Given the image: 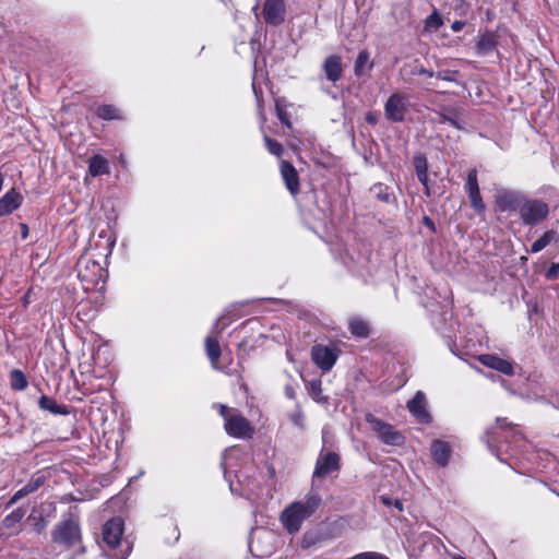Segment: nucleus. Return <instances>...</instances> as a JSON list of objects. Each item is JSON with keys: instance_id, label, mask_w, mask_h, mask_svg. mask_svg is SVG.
Returning <instances> with one entry per match:
<instances>
[{"instance_id": "nucleus-1", "label": "nucleus", "mask_w": 559, "mask_h": 559, "mask_svg": "<svg viewBox=\"0 0 559 559\" xmlns=\"http://www.w3.org/2000/svg\"><path fill=\"white\" fill-rule=\"evenodd\" d=\"M483 439L487 443L490 452L501 462L503 461L501 454L504 451V443L506 452L510 453L512 456L519 454L520 448L522 449L527 445L523 433L507 423L506 418H497L496 426L488 428Z\"/></svg>"}, {"instance_id": "nucleus-2", "label": "nucleus", "mask_w": 559, "mask_h": 559, "mask_svg": "<svg viewBox=\"0 0 559 559\" xmlns=\"http://www.w3.org/2000/svg\"><path fill=\"white\" fill-rule=\"evenodd\" d=\"M321 504L317 492H309L304 499L288 504L281 513L280 520L287 533L297 534L304 522L310 519Z\"/></svg>"}, {"instance_id": "nucleus-3", "label": "nucleus", "mask_w": 559, "mask_h": 559, "mask_svg": "<svg viewBox=\"0 0 559 559\" xmlns=\"http://www.w3.org/2000/svg\"><path fill=\"white\" fill-rule=\"evenodd\" d=\"M124 531L123 520L112 518L103 526V543L105 552L109 559H127L131 552V546L122 539Z\"/></svg>"}, {"instance_id": "nucleus-4", "label": "nucleus", "mask_w": 559, "mask_h": 559, "mask_svg": "<svg viewBox=\"0 0 559 559\" xmlns=\"http://www.w3.org/2000/svg\"><path fill=\"white\" fill-rule=\"evenodd\" d=\"M51 538L55 543L72 548L81 544L82 535L79 521L72 513H67L63 519L55 526L51 532Z\"/></svg>"}, {"instance_id": "nucleus-5", "label": "nucleus", "mask_w": 559, "mask_h": 559, "mask_svg": "<svg viewBox=\"0 0 559 559\" xmlns=\"http://www.w3.org/2000/svg\"><path fill=\"white\" fill-rule=\"evenodd\" d=\"M519 215L524 225L536 226L548 217L549 205L540 199H531L526 195Z\"/></svg>"}, {"instance_id": "nucleus-6", "label": "nucleus", "mask_w": 559, "mask_h": 559, "mask_svg": "<svg viewBox=\"0 0 559 559\" xmlns=\"http://www.w3.org/2000/svg\"><path fill=\"white\" fill-rule=\"evenodd\" d=\"M365 420L383 443L395 447L404 443V436L400 431L395 430L392 425L382 421L373 414H366Z\"/></svg>"}, {"instance_id": "nucleus-7", "label": "nucleus", "mask_w": 559, "mask_h": 559, "mask_svg": "<svg viewBox=\"0 0 559 559\" xmlns=\"http://www.w3.org/2000/svg\"><path fill=\"white\" fill-rule=\"evenodd\" d=\"M76 271H78V277L81 280L82 283H85L87 286H96L99 281L104 277V269L102 265L96 262L95 260L82 257L79 259L76 263Z\"/></svg>"}, {"instance_id": "nucleus-8", "label": "nucleus", "mask_w": 559, "mask_h": 559, "mask_svg": "<svg viewBox=\"0 0 559 559\" xmlns=\"http://www.w3.org/2000/svg\"><path fill=\"white\" fill-rule=\"evenodd\" d=\"M526 194L519 190L499 189L495 194V203L501 212H520Z\"/></svg>"}, {"instance_id": "nucleus-9", "label": "nucleus", "mask_w": 559, "mask_h": 559, "mask_svg": "<svg viewBox=\"0 0 559 559\" xmlns=\"http://www.w3.org/2000/svg\"><path fill=\"white\" fill-rule=\"evenodd\" d=\"M228 324L229 322L225 321L224 316L219 317L215 321L211 334L205 337V353L211 361L212 367L215 369L217 368L222 350L217 338L213 336V334H221Z\"/></svg>"}, {"instance_id": "nucleus-10", "label": "nucleus", "mask_w": 559, "mask_h": 559, "mask_svg": "<svg viewBox=\"0 0 559 559\" xmlns=\"http://www.w3.org/2000/svg\"><path fill=\"white\" fill-rule=\"evenodd\" d=\"M340 465L341 459L337 453L321 451L316 462V467L312 475V484H314L316 479L318 478H324L328 475L337 472L340 469Z\"/></svg>"}, {"instance_id": "nucleus-11", "label": "nucleus", "mask_w": 559, "mask_h": 559, "mask_svg": "<svg viewBox=\"0 0 559 559\" xmlns=\"http://www.w3.org/2000/svg\"><path fill=\"white\" fill-rule=\"evenodd\" d=\"M225 478L229 481V488L231 492H235L239 496H243L248 499H254L259 496L257 489L259 487L258 483L252 479L249 475L245 474L243 471H239L236 473L237 477V486L230 480L229 478V472H224Z\"/></svg>"}, {"instance_id": "nucleus-12", "label": "nucleus", "mask_w": 559, "mask_h": 559, "mask_svg": "<svg viewBox=\"0 0 559 559\" xmlns=\"http://www.w3.org/2000/svg\"><path fill=\"white\" fill-rule=\"evenodd\" d=\"M385 117L392 122H402L406 114V96L401 93L392 94L384 105Z\"/></svg>"}, {"instance_id": "nucleus-13", "label": "nucleus", "mask_w": 559, "mask_h": 559, "mask_svg": "<svg viewBox=\"0 0 559 559\" xmlns=\"http://www.w3.org/2000/svg\"><path fill=\"white\" fill-rule=\"evenodd\" d=\"M266 24L278 26L285 21L286 5L284 0H265L262 10Z\"/></svg>"}, {"instance_id": "nucleus-14", "label": "nucleus", "mask_w": 559, "mask_h": 559, "mask_svg": "<svg viewBox=\"0 0 559 559\" xmlns=\"http://www.w3.org/2000/svg\"><path fill=\"white\" fill-rule=\"evenodd\" d=\"M312 361L323 371H330L336 362L337 355L334 348L317 344L311 348Z\"/></svg>"}, {"instance_id": "nucleus-15", "label": "nucleus", "mask_w": 559, "mask_h": 559, "mask_svg": "<svg viewBox=\"0 0 559 559\" xmlns=\"http://www.w3.org/2000/svg\"><path fill=\"white\" fill-rule=\"evenodd\" d=\"M226 432L235 438L251 437L253 428L251 427L248 419L241 415H233L225 423Z\"/></svg>"}, {"instance_id": "nucleus-16", "label": "nucleus", "mask_w": 559, "mask_h": 559, "mask_svg": "<svg viewBox=\"0 0 559 559\" xmlns=\"http://www.w3.org/2000/svg\"><path fill=\"white\" fill-rule=\"evenodd\" d=\"M466 189L468 192V198H469L472 207L477 213H483L485 211L486 206H485V203L480 195L476 169H471L468 171L467 180H466Z\"/></svg>"}, {"instance_id": "nucleus-17", "label": "nucleus", "mask_w": 559, "mask_h": 559, "mask_svg": "<svg viewBox=\"0 0 559 559\" xmlns=\"http://www.w3.org/2000/svg\"><path fill=\"white\" fill-rule=\"evenodd\" d=\"M25 516V510L17 508L8 514L0 523V531L2 535L11 537L21 532V522Z\"/></svg>"}, {"instance_id": "nucleus-18", "label": "nucleus", "mask_w": 559, "mask_h": 559, "mask_svg": "<svg viewBox=\"0 0 559 559\" xmlns=\"http://www.w3.org/2000/svg\"><path fill=\"white\" fill-rule=\"evenodd\" d=\"M417 543L418 552L423 557H432L440 554L441 548L444 547L442 540L431 533H423L419 535Z\"/></svg>"}, {"instance_id": "nucleus-19", "label": "nucleus", "mask_w": 559, "mask_h": 559, "mask_svg": "<svg viewBox=\"0 0 559 559\" xmlns=\"http://www.w3.org/2000/svg\"><path fill=\"white\" fill-rule=\"evenodd\" d=\"M409 413L420 423H429L430 415L426 411V396L421 391L416 392L414 397L407 402Z\"/></svg>"}, {"instance_id": "nucleus-20", "label": "nucleus", "mask_w": 559, "mask_h": 559, "mask_svg": "<svg viewBox=\"0 0 559 559\" xmlns=\"http://www.w3.org/2000/svg\"><path fill=\"white\" fill-rule=\"evenodd\" d=\"M280 169L287 190L296 195L299 192V177L296 168L289 162L282 160Z\"/></svg>"}, {"instance_id": "nucleus-21", "label": "nucleus", "mask_w": 559, "mask_h": 559, "mask_svg": "<svg viewBox=\"0 0 559 559\" xmlns=\"http://www.w3.org/2000/svg\"><path fill=\"white\" fill-rule=\"evenodd\" d=\"M23 197L12 188L5 192L0 199V217L11 214L22 205Z\"/></svg>"}, {"instance_id": "nucleus-22", "label": "nucleus", "mask_w": 559, "mask_h": 559, "mask_svg": "<svg viewBox=\"0 0 559 559\" xmlns=\"http://www.w3.org/2000/svg\"><path fill=\"white\" fill-rule=\"evenodd\" d=\"M45 483L44 476L32 477L21 489H19L7 502L5 508H10L24 497L38 490Z\"/></svg>"}, {"instance_id": "nucleus-23", "label": "nucleus", "mask_w": 559, "mask_h": 559, "mask_svg": "<svg viewBox=\"0 0 559 559\" xmlns=\"http://www.w3.org/2000/svg\"><path fill=\"white\" fill-rule=\"evenodd\" d=\"M497 35L492 32H480L476 39V53L485 57L491 53L497 47Z\"/></svg>"}, {"instance_id": "nucleus-24", "label": "nucleus", "mask_w": 559, "mask_h": 559, "mask_svg": "<svg viewBox=\"0 0 559 559\" xmlns=\"http://www.w3.org/2000/svg\"><path fill=\"white\" fill-rule=\"evenodd\" d=\"M479 361L493 370L500 371L503 374L512 376L514 370L513 366L509 360L502 359L491 354H485L479 357Z\"/></svg>"}, {"instance_id": "nucleus-25", "label": "nucleus", "mask_w": 559, "mask_h": 559, "mask_svg": "<svg viewBox=\"0 0 559 559\" xmlns=\"http://www.w3.org/2000/svg\"><path fill=\"white\" fill-rule=\"evenodd\" d=\"M323 71L329 81L333 83L338 81L343 73L341 57L336 55L326 57L323 63Z\"/></svg>"}, {"instance_id": "nucleus-26", "label": "nucleus", "mask_w": 559, "mask_h": 559, "mask_svg": "<svg viewBox=\"0 0 559 559\" xmlns=\"http://www.w3.org/2000/svg\"><path fill=\"white\" fill-rule=\"evenodd\" d=\"M431 455L439 466H447L451 456V448L449 443L438 439L433 440L431 444Z\"/></svg>"}, {"instance_id": "nucleus-27", "label": "nucleus", "mask_w": 559, "mask_h": 559, "mask_svg": "<svg viewBox=\"0 0 559 559\" xmlns=\"http://www.w3.org/2000/svg\"><path fill=\"white\" fill-rule=\"evenodd\" d=\"M440 311H437L436 309H430V319L431 323L436 328L437 331L445 335V329L444 325L448 321V319L452 318V312L450 310L449 304L439 307Z\"/></svg>"}, {"instance_id": "nucleus-28", "label": "nucleus", "mask_w": 559, "mask_h": 559, "mask_svg": "<svg viewBox=\"0 0 559 559\" xmlns=\"http://www.w3.org/2000/svg\"><path fill=\"white\" fill-rule=\"evenodd\" d=\"M461 110L456 108H443L439 112V121L441 123H449L455 129H464L465 121L461 117Z\"/></svg>"}, {"instance_id": "nucleus-29", "label": "nucleus", "mask_w": 559, "mask_h": 559, "mask_svg": "<svg viewBox=\"0 0 559 559\" xmlns=\"http://www.w3.org/2000/svg\"><path fill=\"white\" fill-rule=\"evenodd\" d=\"M414 167L419 182L425 187L426 193L429 195L428 162L425 155L418 154L414 157Z\"/></svg>"}, {"instance_id": "nucleus-30", "label": "nucleus", "mask_w": 559, "mask_h": 559, "mask_svg": "<svg viewBox=\"0 0 559 559\" xmlns=\"http://www.w3.org/2000/svg\"><path fill=\"white\" fill-rule=\"evenodd\" d=\"M273 538V534L266 530H263V528H255L251 532L250 534V540H249V548L251 550L252 554L255 552V556L258 557H265L267 556L269 554H271V548L269 549H265V550H259V549H255V539H272Z\"/></svg>"}, {"instance_id": "nucleus-31", "label": "nucleus", "mask_w": 559, "mask_h": 559, "mask_svg": "<svg viewBox=\"0 0 559 559\" xmlns=\"http://www.w3.org/2000/svg\"><path fill=\"white\" fill-rule=\"evenodd\" d=\"M88 173L93 177H98L102 175L109 174L108 160L100 155L92 156L88 160Z\"/></svg>"}, {"instance_id": "nucleus-32", "label": "nucleus", "mask_w": 559, "mask_h": 559, "mask_svg": "<svg viewBox=\"0 0 559 559\" xmlns=\"http://www.w3.org/2000/svg\"><path fill=\"white\" fill-rule=\"evenodd\" d=\"M348 329L350 333L356 337L365 338L370 334L369 323L359 317H354L349 320Z\"/></svg>"}, {"instance_id": "nucleus-33", "label": "nucleus", "mask_w": 559, "mask_h": 559, "mask_svg": "<svg viewBox=\"0 0 559 559\" xmlns=\"http://www.w3.org/2000/svg\"><path fill=\"white\" fill-rule=\"evenodd\" d=\"M38 405L41 409L48 411L55 415H68L69 414V409L66 405L57 404V402L53 399H51L47 395L40 396Z\"/></svg>"}, {"instance_id": "nucleus-34", "label": "nucleus", "mask_w": 559, "mask_h": 559, "mask_svg": "<svg viewBox=\"0 0 559 559\" xmlns=\"http://www.w3.org/2000/svg\"><path fill=\"white\" fill-rule=\"evenodd\" d=\"M373 63L370 61V53L367 50H360L357 55L354 64V72L356 76H360L366 70H371Z\"/></svg>"}, {"instance_id": "nucleus-35", "label": "nucleus", "mask_w": 559, "mask_h": 559, "mask_svg": "<svg viewBox=\"0 0 559 559\" xmlns=\"http://www.w3.org/2000/svg\"><path fill=\"white\" fill-rule=\"evenodd\" d=\"M308 394L318 404H328L329 399L322 393V382L319 379H314L307 384Z\"/></svg>"}, {"instance_id": "nucleus-36", "label": "nucleus", "mask_w": 559, "mask_h": 559, "mask_svg": "<svg viewBox=\"0 0 559 559\" xmlns=\"http://www.w3.org/2000/svg\"><path fill=\"white\" fill-rule=\"evenodd\" d=\"M97 116L104 120H120L122 116L120 110L114 105H102L97 108Z\"/></svg>"}, {"instance_id": "nucleus-37", "label": "nucleus", "mask_w": 559, "mask_h": 559, "mask_svg": "<svg viewBox=\"0 0 559 559\" xmlns=\"http://www.w3.org/2000/svg\"><path fill=\"white\" fill-rule=\"evenodd\" d=\"M556 238V233L554 230H548L543 234L537 240H535L531 247L532 253H537L546 248L552 240Z\"/></svg>"}, {"instance_id": "nucleus-38", "label": "nucleus", "mask_w": 559, "mask_h": 559, "mask_svg": "<svg viewBox=\"0 0 559 559\" xmlns=\"http://www.w3.org/2000/svg\"><path fill=\"white\" fill-rule=\"evenodd\" d=\"M370 192L374 198L384 203H390L392 194L389 192V187L384 183L378 182L370 188Z\"/></svg>"}, {"instance_id": "nucleus-39", "label": "nucleus", "mask_w": 559, "mask_h": 559, "mask_svg": "<svg viewBox=\"0 0 559 559\" xmlns=\"http://www.w3.org/2000/svg\"><path fill=\"white\" fill-rule=\"evenodd\" d=\"M288 418L290 423L297 427L299 430H304L306 428V419L305 414L300 407V405H296V408L294 412L288 414Z\"/></svg>"}, {"instance_id": "nucleus-40", "label": "nucleus", "mask_w": 559, "mask_h": 559, "mask_svg": "<svg viewBox=\"0 0 559 559\" xmlns=\"http://www.w3.org/2000/svg\"><path fill=\"white\" fill-rule=\"evenodd\" d=\"M322 539L321 535L316 531H308L302 535L300 546L302 549H308L318 543H320Z\"/></svg>"}, {"instance_id": "nucleus-41", "label": "nucleus", "mask_w": 559, "mask_h": 559, "mask_svg": "<svg viewBox=\"0 0 559 559\" xmlns=\"http://www.w3.org/2000/svg\"><path fill=\"white\" fill-rule=\"evenodd\" d=\"M28 521L32 523L33 531L36 534H41L48 525V521L41 514L36 515L32 513L28 516Z\"/></svg>"}, {"instance_id": "nucleus-42", "label": "nucleus", "mask_w": 559, "mask_h": 559, "mask_svg": "<svg viewBox=\"0 0 559 559\" xmlns=\"http://www.w3.org/2000/svg\"><path fill=\"white\" fill-rule=\"evenodd\" d=\"M264 143L270 154L275 155L277 157L282 156L284 147L280 142L267 135H264Z\"/></svg>"}, {"instance_id": "nucleus-43", "label": "nucleus", "mask_w": 559, "mask_h": 559, "mask_svg": "<svg viewBox=\"0 0 559 559\" xmlns=\"http://www.w3.org/2000/svg\"><path fill=\"white\" fill-rule=\"evenodd\" d=\"M12 386L16 390H24L27 386V380L22 371L12 372Z\"/></svg>"}, {"instance_id": "nucleus-44", "label": "nucleus", "mask_w": 559, "mask_h": 559, "mask_svg": "<svg viewBox=\"0 0 559 559\" xmlns=\"http://www.w3.org/2000/svg\"><path fill=\"white\" fill-rule=\"evenodd\" d=\"M275 110H276V116H277L278 120L284 126L289 128L290 127L289 115H288L286 108L282 105L281 100H276Z\"/></svg>"}, {"instance_id": "nucleus-45", "label": "nucleus", "mask_w": 559, "mask_h": 559, "mask_svg": "<svg viewBox=\"0 0 559 559\" xmlns=\"http://www.w3.org/2000/svg\"><path fill=\"white\" fill-rule=\"evenodd\" d=\"M443 24V21L440 16V14L437 11H433L427 19H426V27L437 31L441 25Z\"/></svg>"}, {"instance_id": "nucleus-46", "label": "nucleus", "mask_w": 559, "mask_h": 559, "mask_svg": "<svg viewBox=\"0 0 559 559\" xmlns=\"http://www.w3.org/2000/svg\"><path fill=\"white\" fill-rule=\"evenodd\" d=\"M459 71L456 70H441L436 72L435 76L442 81L457 83L456 75Z\"/></svg>"}, {"instance_id": "nucleus-47", "label": "nucleus", "mask_w": 559, "mask_h": 559, "mask_svg": "<svg viewBox=\"0 0 559 559\" xmlns=\"http://www.w3.org/2000/svg\"><path fill=\"white\" fill-rule=\"evenodd\" d=\"M348 559H389V558L379 552L367 551V552H360L358 555H355Z\"/></svg>"}, {"instance_id": "nucleus-48", "label": "nucleus", "mask_w": 559, "mask_h": 559, "mask_svg": "<svg viewBox=\"0 0 559 559\" xmlns=\"http://www.w3.org/2000/svg\"><path fill=\"white\" fill-rule=\"evenodd\" d=\"M454 11L460 16H464L468 11V4L466 3L465 0H455Z\"/></svg>"}, {"instance_id": "nucleus-49", "label": "nucleus", "mask_w": 559, "mask_h": 559, "mask_svg": "<svg viewBox=\"0 0 559 559\" xmlns=\"http://www.w3.org/2000/svg\"><path fill=\"white\" fill-rule=\"evenodd\" d=\"M411 73L413 75H426L429 78H433L436 74L433 71H430V70L424 68L423 66H415Z\"/></svg>"}, {"instance_id": "nucleus-50", "label": "nucleus", "mask_w": 559, "mask_h": 559, "mask_svg": "<svg viewBox=\"0 0 559 559\" xmlns=\"http://www.w3.org/2000/svg\"><path fill=\"white\" fill-rule=\"evenodd\" d=\"M546 277L548 280H556L559 277V263H552L547 272H546Z\"/></svg>"}, {"instance_id": "nucleus-51", "label": "nucleus", "mask_w": 559, "mask_h": 559, "mask_svg": "<svg viewBox=\"0 0 559 559\" xmlns=\"http://www.w3.org/2000/svg\"><path fill=\"white\" fill-rule=\"evenodd\" d=\"M252 88H253V93L255 95V98H257V104H258V110H259V115L261 117V120H262V124L264 123L265 121V117H264V114H263V109H262V100H261V97L259 95V92L255 87V84L254 82L252 83Z\"/></svg>"}, {"instance_id": "nucleus-52", "label": "nucleus", "mask_w": 559, "mask_h": 559, "mask_svg": "<svg viewBox=\"0 0 559 559\" xmlns=\"http://www.w3.org/2000/svg\"><path fill=\"white\" fill-rule=\"evenodd\" d=\"M284 391L287 399L294 400L296 397V389L293 384H286Z\"/></svg>"}, {"instance_id": "nucleus-53", "label": "nucleus", "mask_w": 559, "mask_h": 559, "mask_svg": "<svg viewBox=\"0 0 559 559\" xmlns=\"http://www.w3.org/2000/svg\"><path fill=\"white\" fill-rule=\"evenodd\" d=\"M466 23L464 21L456 20L451 24V29L454 33L461 32L465 27Z\"/></svg>"}, {"instance_id": "nucleus-54", "label": "nucleus", "mask_w": 559, "mask_h": 559, "mask_svg": "<svg viewBox=\"0 0 559 559\" xmlns=\"http://www.w3.org/2000/svg\"><path fill=\"white\" fill-rule=\"evenodd\" d=\"M218 409H219V415L226 420L228 419L230 416H229V412H228V407L224 404H218Z\"/></svg>"}, {"instance_id": "nucleus-55", "label": "nucleus", "mask_w": 559, "mask_h": 559, "mask_svg": "<svg viewBox=\"0 0 559 559\" xmlns=\"http://www.w3.org/2000/svg\"><path fill=\"white\" fill-rule=\"evenodd\" d=\"M20 229L22 239H26L29 233L28 226L25 223H21Z\"/></svg>"}, {"instance_id": "nucleus-56", "label": "nucleus", "mask_w": 559, "mask_h": 559, "mask_svg": "<svg viewBox=\"0 0 559 559\" xmlns=\"http://www.w3.org/2000/svg\"><path fill=\"white\" fill-rule=\"evenodd\" d=\"M381 500H382V502H383L384 504H386V506H391V504H392L391 499H390L389 497H386V496H382V497H381Z\"/></svg>"}, {"instance_id": "nucleus-57", "label": "nucleus", "mask_w": 559, "mask_h": 559, "mask_svg": "<svg viewBox=\"0 0 559 559\" xmlns=\"http://www.w3.org/2000/svg\"><path fill=\"white\" fill-rule=\"evenodd\" d=\"M393 506H394L397 510H400V511H402V510H403V503H402V501H400V500H395V501H394V503H393Z\"/></svg>"}, {"instance_id": "nucleus-58", "label": "nucleus", "mask_w": 559, "mask_h": 559, "mask_svg": "<svg viewBox=\"0 0 559 559\" xmlns=\"http://www.w3.org/2000/svg\"><path fill=\"white\" fill-rule=\"evenodd\" d=\"M425 223L426 225L433 227V223L427 216L425 217Z\"/></svg>"}, {"instance_id": "nucleus-59", "label": "nucleus", "mask_w": 559, "mask_h": 559, "mask_svg": "<svg viewBox=\"0 0 559 559\" xmlns=\"http://www.w3.org/2000/svg\"><path fill=\"white\" fill-rule=\"evenodd\" d=\"M452 559H466V558H464V557H462V556L456 555V556H453V558H452Z\"/></svg>"}, {"instance_id": "nucleus-60", "label": "nucleus", "mask_w": 559, "mask_h": 559, "mask_svg": "<svg viewBox=\"0 0 559 559\" xmlns=\"http://www.w3.org/2000/svg\"><path fill=\"white\" fill-rule=\"evenodd\" d=\"M85 551V548L84 547H80V552L83 554Z\"/></svg>"}, {"instance_id": "nucleus-61", "label": "nucleus", "mask_w": 559, "mask_h": 559, "mask_svg": "<svg viewBox=\"0 0 559 559\" xmlns=\"http://www.w3.org/2000/svg\"><path fill=\"white\" fill-rule=\"evenodd\" d=\"M245 344H246V342H245V341H243V342H241V343H239V347H242Z\"/></svg>"}, {"instance_id": "nucleus-62", "label": "nucleus", "mask_w": 559, "mask_h": 559, "mask_svg": "<svg viewBox=\"0 0 559 559\" xmlns=\"http://www.w3.org/2000/svg\"><path fill=\"white\" fill-rule=\"evenodd\" d=\"M270 471L272 474H274V468L272 466H270Z\"/></svg>"}]
</instances>
